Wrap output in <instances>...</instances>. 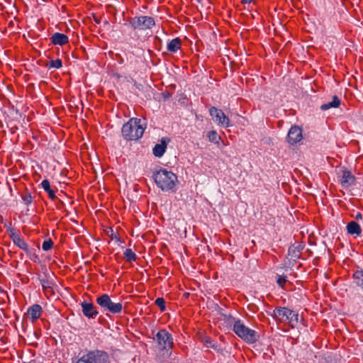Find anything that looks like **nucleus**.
<instances>
[{
  "label": "nucleus",
  "instance_id": "35",
  "mask_svg": "<svg viewBox=\"0 0 363 363\" xmlns=\"http://www.w3.org/2000/svg\"><path fill=\"white\" fill-rule=\"evenodd\" d=\"M300 320H301V322L303 323V321L305 320V319L301 318V319H300Z\"/></svg>",
  "mask_w": 363,
  "mask_h": 363
},
{
  "label": "nucleus",
  "instance_id": "8",
  "mask_svg": "<svg viewBox=\"0 0 363 363\" xmlns=\"http://www.w3.org/2000/svg\"><path fill=\"white\" fill-rule=\"evenodd\" d=\"M155 340H156L162 350L169 349L173 344L171 335L164 330H160L156 334Z\"/></svg>",
  "mask_w": 363,
  "mask_h": 363
},
{
  "label": "nucleus",
  "instance_id": "37",
  "mask_svg": "<svg viewBox=\"0 0 363 363\" xmlns=\"http://www.w3.org/2000/svg\"><path fill=\"white\" fill-rule=\"evenodd\" d=\"M2 332V330H0V333Z\"/></svg>",
  "mask_w": 363,
  "mask_h": 363
},
{
  "label": "nucleus",
  "instance_id": "31",
  "mask_svg": "<svg viewBox=\"0 0 363 363\" xmlns=\"http://www.w3.org/2000/svg\"><path fill=\"white\" fill-rule=\"evenodd\" d=\"M155 304L161 309V311L165 310V301L163 298H157L155 300Z\"/></svg>",
  "mask_w": 363,
  "mask_h": 363
},
{
  "label": "nucleus",
  "instance_id": "17",
  "mask_svg": "<svg viewBox=\"0 0 363 363\" xmlns=\"http://www.w3.org/2000/svg\"><path fill=\"white\" fill-rule=\"evenodd\" d=\"M347 230L349 234L356 236H359L362 233L361 227L355 221H351L347 225Z\"/></svg>",
  "mask_w": 363,
  "mask_h": 363
},
{
  "label": "nucleus",
  "instance_id": "13",
  "mask_svg": "<svg viewBox=\"0 0 363 363\" xmlns=\"http://www.w3.org/2000/svg\"><path fill=\"white\" fill-rule=\"evenodd\" d=\"M167 147V139L163 138L161 139L160 143L155 145L152 150L153 155L157 157H161L165 152Z\"/></svg>",
  "mask_w": 363,
  "mask_h": 363
},
{
  "label": "nucleus",
  "instance_id": "22",
  "mask_svg": "<svg viewBox=\"0 0 363 363\" xmlns=\"http://www.w3.org/2000/svg\"><path fill=\"white\" fill-rule=\"evenodd\" d=\"M208 139L210 142L213 143L218 147H220V141L221 137L217 133L216 130H211L207 134Z\"/></svg>",
  "mask_w": 363,
  "mask_h": 363
},
{
  "label": "nucleus",
  "instance_id": "24",
  "mask_svg": "<svg viewBox=\"0 0 363 363\" xmlns=\"http://www.w3.org/2000/svg\"><path fill=\"white\" fill-rule=\"evenodd\" d=\"M123 255L124 259L129 262L135 261L137 257L135 253L130 248L125 250Z\"/></svg>",
  "mask_w": 363,
  "mask_h": 363
},
{
  "label": "nucleus",
  "instance_id": "18",
  "mask_svg": "<svg viewBox=\"0 0 363 363\" xmlns=\"http://www.w3.org/2000/svg\"><path fill=\"white\" fill-rule=\"evenodd\" d=\"M182 46V40L179 38H174L167 44V50L170 52H177Z\"/></svg>",
  "mask_w": 363,
  "mask_h": 363
},
{
  "label": "nucleus",
  "instance_id": "23",
  "mask_svg": "<svg viewBox=\"0 0 363 363\" xmlns=\"http://www.w3.org/2000/svg\"><path fill=\"white\" fill-rule=\"evenodd\" d=\"M353 278L355 284L363 289V271H357L353 274Z\"/></svg>",
  "mask_w": 363,
  "mask_h": 363
},
{
  "label": "nucleus",
  "instance_id": "34",
  "mask_svg": "<svg viewBox=\"0 0 363 363\" xmlns=\"http://www.w3.org/2000/svg\"><path fill=\"white\" fill-rule=\"evenodd\" d=\"M355 218L356 219H362V216L360 213H357V215L355 216Z\"/></svg>",
  "mask_w": 363,
  "mask_h": 363
},
{
  "label": "nucleus",
  "instance_id": "11",
  "mask_svg": "<svg viewBox=\"0 0 363 363\" xmlns=\"http://www.w3.org/2000/svg\"><path fill=\"white\" fill-rule=\"evenodd\" d=\"M84 315L87 318H91L99 315V311L91 302L84 301L81 303Z\"/></svg>",
  "mask_w": 363,
  "mask_h": 363
},
{
  "label": "nucleus",
  "instance_id": "25",
  "mask_svg": "<svg viewBox=\"0 0 363 363\" xmlns=\"http://www.w3.org/2000/svg\"><path fill=\"white\" fill-rule=\"evenodd\" d=\"M53 247V242L51 239H48L44 240V242L42 244V249L44 251H48L50 249H52Z\"/></svg>",
  "mask_w": 363,
  "mask_h": 363
},
{
  "label": "nucleus",
  "instance_id": "28",
  "mask_svg": "<svg viewBox=\"0 0 363 363\" xmlns=\"http://www.w3.org/2000/svg\"><path fill=\"white\" fill-rule=\"evenodd\" d=\"M201 341L204 344V345L208 348L212 347V345L214 342L211 337L208 336L203 337Z\"/></svg>",
  "mask_w": 363,
  "mask_h": 363
},
{
  "label": "nucleus",
  "instance_id": "26",
  "mask_svg": "<svg viewBox=\"0 0 363 363\" xmlns=\"http://www.w3.org/2000/svg\"><path fill=\"white\" fill-rule=\"evenodd\" d=\"M62 60L60 59H56L54 60H51L50 62L49 67L59 69V68L62 67Z\"/></svg>",
  "mask_w": 363,
  "mask_h": 363
},
{
  "label": "nucleus",
  "instance_id": "5",
  "mask_svg": "<svg viewBox=\"0 0 363 363\" xmlns=\"http://www.w3.org/2000/svg\"><path fill=\"white\" fill-rule=\"evenodd\" d=\"M76 363H109V355L105 351L94 350L83 354Z\"/></svg>",
  "mask_w": 363,
  "mask_h": 363
},
{
  "label": "nucleus",
  "instance_id": "33",
  "mask_svg": "<svg viewBox=\"0 0 363 363\" xmlns=\"http://www.w3.org/2000/svg\"><path fill=\"white\" fill-rule=\"evenodd\" d=\"M253 0H241L242 4H250Z\"/></svg>",
  "mask_w": 363,
  "mask_h": 363
},
{
  "label": "nucleus",
  "instance_id": "3",
  "mask_svg": "<svg viewBox=\"0 0 363 363\" xmlns=\"http://www.w3.org/2000/svg\"><path fill=\"white\" fill-rule=\"evenodd\" d=\"M96 303L101 308V311L106 315L119 313L123 309L122 303L121 301H113L107 294L98 296L96 298Z\"/></svg>",
  "mask_w": 363,
  "mask_h": 363
},
{
  "label": "nucleus",
  "instance_id": "19",
  "mask_svg": "<svg viewBox=\"0 0 363 363\" xmlns=\"http://www.w3.org/2000/svg\"><path fill=\"white\" fill-rule=\"evenodd\" d=\"M340 105V100L337 96H333L332 101L323 104L321 105L320 108L323 111H326L331 108H337Z\"/></svg>",
  "mask_w": 363,
  "mask_h": 363
},
{
  "label": "nucleus",
  "instance_id": "36",
  "mask_svg": "<svg viewBox=\"0 0 363 363\" xmlns=\"http://www.w3.org/2000/svg\"><path fill=\"white\" fill-rule=\"evenodd\" d=\"M35 320H36V319L32 318V319H31L32 323H34V321H35Z\"/></svg>",
  "mask_w": 363,
  "mask_h": 363
},
{
  "label": "nucleus",
  "instance_id": "2",
  "mask_svg": "<svg viewBox=\"0 0 363 363\" xmlns=\"http://www.w3.org/2000/svg\"><path fill=\"white\" fill-rule=\"evenodd\" d=\"M157 186L164 191L172 190L177 182V177L171 171L161 169L153 175Z\"/></svg>",
  "mask_w": 363,
  "mask_h": 363
},
{
  "label": "nucleus",
  "instance_id": "1",
  "mask_svg": "<svg viewBox=\"0 0 363 363\" xmlns=\"http://www.w3.org/2000/svg\"><path fill=\"white\" fill-rule=\"evenodd\" d=\"M146 126L140 118H132L122 127V135L126 140H137L143 135Z\"/></svg>",
  "mask_w": 363,
  "mask_h": 363
},
{
  "label": "nucleus",
  "instance_id": "4",
  "mask_svg": "<svg viewBox=\"0 0 363 363\" xmlns=\"http://www.w3.org/2000/svg\"><path fill=\"white\" fill-rule=\"evenodd\" d=\"M233 331L239 337L248 344H254L259 338V335L257 331L247 327L240 319L235 322Z\"/></svg>",
  "mask_w": 363,
  "mask_h": 363
},
{
  "label": "nucleus",
  "instance_id": "15",
  "mask_svg": "<svg viewBox=\"0 0 363 363\" xmlns=\"http://www.w3.org/2000/svg\"><path fill=\"white\" fill-rule=\"evenodd\" d=\"M11 238L13 242V243L18 247L20 249L23 250L26 252H29V247L28 244L25 242V240L18 234L13 233L11 235Z\"/></svg>",
  "mask_w": 363,
  "mask_h": 363
},
{
  "label": "nucleus",
  "instance_id": "32",
  "mask_svg": "<svg viewBox=\"0 0 363 363\" xmlns=\"http://www.w3.org/2000/svg\"><path fill=\"white\" fill-rule=\"evenodd\" d=\"M210 348H213V350H215L217 352L222 351L221 347L215 342H213L212 347H211Z\"/></svg>",
  "mask_w": 363,
  "mask_h": 363
},
{
  "label": "nucleus",
  "instance_id": "6",
  "mask_svg": "<svg viewBox=\"0 0 363 363\" xmlns=\"http://www.w3.org/2000/svg\"><path fill=\"white\" fill-rule=\"evenodd\" d=\"M130 25L133 29L147 30L151 29L155 25V22L151 16H140L131 18Z\"/></svg>",
  "mask_w": 363,
  "mask_h": 363
},
{
  "label": "nucleus",
  "instance_id": "7",
  "mask_svg": "<svg viewBox=\"0 0 363 363\" xmlns=\"http://www.w3.org/2000/svg\"><path fill=\"white\" fill-rule=\"evenodd\" d=\"M209 113L213 121L219 126L223 128H228L231 126L230 118L224 113V112L214 106L209 108Z\"/></svg>",
  "mask_w": 363,
  "mask_h": 363
},
{
  "label": "nucleus",
  "instance_id": "30",
  "mask_svg": "<svg viewBox=\"0 0 363 363\" xmlns=\"http://www.w3.org/2000/svg\"><path fill=\"white\" fill-rule=\"evenodd\" d=\"M40 284L45 291L51 289L52 284L48 279H45L40 280Z\"/></svg>",
  "mask_w": 363,
  "mask_h": 363
},
{
  "label": "nucleus",
  "instance_id": "29",
  "mask_svg": "<svg viewBox=\"0 0 363 363\" xmlns=\"http://www.w3.org/2000/svg\"><path fill=\"white\" fill-rule=\"evenodd\" d=\"M21 198L26 205H29L33 201V198L30 193H26L21 196Z\"/></svg>",
  "mask_w": 363,
  "mask_h": 363
},
{
  "label": "nucleus",
  "instance_id": "21",
  "mask_svg": "<svg viewBox=\"0 0 363 363\" xmlns=\"http://www.w3.org/2000/svg\"><path fill=\"white\" fill-rule=\"evenodd\" d=\"M40 186L48 193L50 199L53 200L56 198L55 192L50 188V184L48 179L43 180Z\"/></svg>",
  "mask_w": 363,
  "mask_h": 363
},
{
  "label": "nucleus",
  "instance_id": "20",
  "mask_svg": "<svg viewBox=\"0 0 363 363\" xmlns=\"http://www.w3.org/2000/svg\"><path fill=\"white\" fill-rule=\"evenodd\" d=\"M299 319H274L276 324L279 325L283 323L284 325H288L289 328H294L297 326Z\"/></svg>",
  "mask_w": 363,
  "mask_h": 363
},
{
  "label": "nucleus",
  "instance_id": "14",
  "mask_svg": "<svg viewBox=\"0 0 363 363\" xmlns=\"http://www.w3.org/2000/svg\"><path fill=\"white\" fill-rule=\"evenodd\" d=\"M51 42L55 45H64L69 42L67 35L64 33H55L50 38Z\"/></svg>",
  "mask_w": 363,
  "mask_h": 363
},
{
  "label": "nucleus",
  "instance_id": "10",
  "mask_svg": "<svg viewBox=\"0 0 363 363\" xmlns=\"http://www.w3.org/2000/svg\"><path fill=\"white\" fill-rule=\"evenodd\" d=\"M302 139V130L298 126H292L287 135L288 143L291 145H294L301 141Z\"/></svg>",
  "mask_w": 363,
  "mask_h": 363
},
{
  "label": "nucleus",
  "instance_id": "9",
  "mask_svg": "<svg viewBox=\"0 0 363 363\" xmlns=\"http://www.w3.org/2000/svg\"><path fill=\"white\" fill-rule=\"evenodd\" d=\"M340 182L342 187L348 188L354 184L355 177L350 171L344 169L341 171Z\"/></svg>",
  "mask_w": 363,
  "mask_h": 363
},
{
  "label": "nucleus",
  "instance_id": "27",
  "mask_svg": "<svg viewBox=\"0 0 363 363\" xmlns=\"http://www.w3.org/2000/svg\"><path fill=\"white\" fill-rule=\"evenodd\" d=\"M286 276H284V275H277V284L281 287L282 289H284V285L286 282Z\"/></svg>",
  "mask_w": 363,
  "mask_h": 363
},
{
  "label": "nucleus",
  "instance_id": "12",
  "mask_svg": "<svg viewBox=\"0 0 363 363\" xmlns=\"http://www.w3.org/2000/svg\"><path fill=\"white\" fill-rule=\"evenodd\" d=\"M275 318H297L298 313L288 308H277L274 311Z\"/></svg>",
  "mask_w": 363,
  "mask_h": 363
},
{
  "label": "nucleus",
  "instance_id": "16",
  "mask_svg": "<svg viewBox=\"0 0 363 363\" xmlns=\"http://www.w3.org/2000/svg\"><path fill=\"white\" fill-rule=\"evenodd\" d=\"M42 314V307L38 304H34L27 311V318H40Z\"/></svg>",
  "mask_w": 363,
  "mask_h": 363
}]
</instances>
